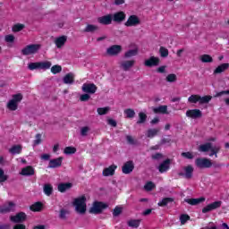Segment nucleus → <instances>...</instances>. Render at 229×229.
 Here are the masks:
<instances>
[{
	"label": "nucleus",
	"instance_id": "obj_1",
	"mask_svg": "<svg viewBox=\"0 0 229 229\" xmlns=\"http://www.w3.org/2000/svg\"><path fill=\"white\" fill-rule=\"evenodd\" d=\"M73 205L79 214H85L87 212V198L82 195L74 199Z\"/></svg>",
	"mask_w": 229,
	"mask_h": 229
},
{
	"label": "nucleus",
	"instance_id": "obj_2",
	"mask_svg": "<svg viewBox=\"0 0 229 229\" xmlns=\"http://www.w3.org/2000/svg\"><path fill=\"white\" fill-rule=\"evenodd\" d=\"M212 101V96H204L201 97L199 95H191L188 98L189 103H199V105H207Z\"/></svg>",
	"mask_w": 229,
	"mask_h": 229
},
{
	"label": "nucleus",
	"instance_id": "obj_3",
	"mask_svg": "<svg viewBox=\"0 0 229 229\" xmlns=\"http://www.w3.org/2000/svg\"><path fill=\"white\" fill-rule=\"evenodd\" d=\"M42 48L40 44H30L21 49V55L24 56H30V55H37Z\"/></svg>",
	"mask_w": 229,
	"mask_h": 229
},
{
	"label": "nucleus",
	"instance_id": "obj_4",
	"mask_svg": "<svg viewBox=\"0 0 229 229\" xmlns=\"http://www.w3.org/2000/svg\"><path fill=\"white\" fill-rule=\"evenodd\" d=\"M195 165L198 169H210L212 167V160L207 157H198L195 159Z\"/></svg>",
	"mask_w": 229,
	"mask_h": 229
},
{
	"label": "nucleus",
	"instance_id": "obj_5",
	"mask_svg": "<svg viewBox=\"0 0 229 229\" xmlns=\"http://www.w3.org/2000/svg\"><path fill=\"white\" fill-rule=\"evenodd\" d=\"M106 208H108L106 203L101 201H95L93 203V206L89 208V214H102Z\"/></svg>",
	"mask_w": 229,
	"mask_h": 229
},
{
	"label": "nucleus",
	"instance_id": "obj_6",
	"mask_svg": "<svg viewBox=\"0 0 229 229\" xmlns=\"http://www.w3.org/2000/svg\"><path fill=\"white\" fill-rule=\"evenodd\" d=\"M21 101H22V94L19 93L13 95V99L7 103V108L13 112H15V110H17L19 107V103H21Z\"/></svg>",
	"mask_w": 229,
	"mask_h": 229
},
{
	"label": "nucleus",
	"instance_id": "obj_7",
	"mask_svg": "<svg viewBox=\"0 0 229 229\" xmlns=\"http://www.w3.org/2000/svg\"><path fill=\"white\" fill-rule=\"evenodd\" d=\"M15 203L8 201L7 203L0 206V214H10V212H15Z\"/></svg>",
	"mask_w": 229,
	"mask_h": 229
},
{
	"label": "nucleus",
	"instance_id": "obj_8",
	"mask_svg": "<svg viewBox=\"0 0 229 229\" xmlns=\"http://www.w3.org/2000/svg\"><path fill=\"white\" fill-rule=\"evenodd\" d=\"M221 205H223V202L221 200H217L211 204H208L202 208V214H208V212H212V210H216V208H221Z\"/></svg>",
	"mask_w": 229,
	"mask_h": 229
},
{
	"label": "nucleus",
	"instance_id": "obj_9",
	"mask_svg": "<svg viewBox=\"0 0 229 229\" xmlns=\"http://www.w3.org/2000/svg\"><path fill=\"white\" fill-rule=\"evenodd\" d=\"M183 172L179 173V176H182V178H186V180H191L194 174V167L192 165H188L183 167Z\"/></svg>",
	"mask_w": 229,
	"mask_h": 229
},
{
	"label": "nucleus",
	"instance_id": "obj_10",
	"mask_svg": "<svg viewBox=\"0 0 229 229\" xmlns=\"http://www.w3.org/2000/svg\"><path fill=\"white\" fill-rule=\"evenodd\" d=\"M133 169H135V164L131 160L125 162L122 166L123 174H131V173H133Z\"/></svg>",
	"mask_w": 229,
	"mask_h": 229
},
{
	"label": "nucleus",
	"instance_id": "obj_11",
	"mask_svg": "<svg viewBox=\"0 0 229 229\" xmlns=\"http://www.w3.org/2000/svg\"><path fill=\"white\" fill-rule=\"evenodd\" d=\"M145 67H158L160 65V58L156 56H150L144 62Z\"/></svg>",
	"mask_w": 229,
	"mask_h": 229
},
{
	"label": "nucleus",
	"instance_id": "obj_12",
	"mask_svg": "<svg viewBox=\"0 0 229 229\" xmlns=\"http://www.w3.org/2000/svg\"><path fill=\"white\" fill-rule=\"evenodd\" d=\"M81 89L85 94H96V90H98V87L94 83H84Z\"/></svg>",
	"mask_w": 229,
	"mask_h": 229
},
{
	"label": "nucleus",
	"instance_id": "obj_13",
	"mask_svg": "<svg viewBox=\"0 0 229 229\" xmlns=\"http://www.w3.org/2000/svg\"><path fill=\"white\" fill-rule=\"evenodd\" d=\"M140 24V19L137 15H131L127 21L124 23V26L127 28H131V26H139Z\"/></svg>",
	"mask_w": 229,
	"mask_h": 229
},
{
	"label": "nucleus",
	"instance_id": "obj_14",
	"mask_svg": "<svg viewBox=\"0 0 229 229\" xmlns=\"http://www.w3.org/2000/svg\"><path fill=\"white\" fill-rule=\"evenodd\" d=\"M122 51L123 47H121L120 45H113L106 49V53L107 55H109V56H117V55H119V53H121Z\"/></svg>",
	"mask_w": 229,
	"mask_h": 229
},
{
	"label": "nucleus",
	"instance_id": "obj_15",
	"mask_svg": "<svg viewBox=\"0 0 229 229\" xmlns=\"http://www.w3.org/2000/svg\"><path fill=\"white\" fill-rule=\"evenodd\" d=\"M27 218L28 216L24 212H19L15 216H12L10 217L13 223H24V221H26Z\"/></svg>",
	"mask_w": 229,
	"mask_h": 229
},
{
	"label": "nucleus",
	"instance_id": "obj_16",
	"mask_svg": "<svg viewBox=\"0 0 229 229\" xmlns=\"http://www.w3.org/2000/svg\"><path fill=\"white\" fill-rule=\"evenodd\" d=\"M186 117L191 119H199L203 117V113L199 109H191L186 112Z\"/></svg>",
	"mask_w": 229,
	"mask_h": 229
},
{
	"label": "nucleus",
	"instance_id": "obj_17",
	"mask_svg": "<svg viewBox=\"0 0 229 229\" xmlns=\"http://www.w3.org/2000/svg\"><path fill=\"white\" fill-rule=\"evenodd\" d=\"M133 65H135V60L122 61L120 63V69H122V71L128 72L133 67Z\"/></svg>",
	"mask_w": 229,
	"mask_h": 229
},
{
	"label": "nucleus",
	"instance_id": "obj_18",
	"mask_svg": "<svg viewBox=\"0 0 229 229\" xmlns=\"http://www.w3.org/2000/svg\"><path fill=\"white\" fill-rule=\"evenodd\" d=\"M125 19H126V13H124V12L123 11L115 13L112 16V21H114V22H116L117 24H121V22H123Z\"/></svg>",
	"mask_w": 229,
	"mask_h": 229
},
{
	"label": "nucleus",
	"instance_id": "obj_19",
	"mask_svg": "<svg viewBox=\"0 0 229 229\" xmlns=\"http://www.w3.org/2000/svg\"><path fill=\"white\" fill-rule=\"evenodd\" d=\"M169 169H171V159L169 158L163 161L158 166V171L161 174L167 173Z\"/></svg>",
	"mask_w": 229,
	"mask_h": 229
},
{
	"label": "nucleus",
	"instance_id": "obj_20",
	"mask_svg": "<svg viewBox=\"0 0 229 229\" xmlns=\"http://www.w3.org/2000/svg\"><path fill=\"white\" fill-rule=\"evenodd\" d=\"M64 160V157H60L55 159H51L48 164V169H56L58 167L62 166V161Z\"/></svg>",
	"mask_w": 229,
	"mask_h": 229
},
{
	"label": "nucleus",
	"instance_id": "obj_21",
	"mask_svg": "<svg viewBox=\"0 0 229 229\" xmlns=\"http://www.w3.org/2000/svg\"><path fill=\"white\" fill-rule=\"evenodd\" d=\"M20 174L21 176H33L35 174V168L31 165L25 166L21 169Z\"/></svg>",
	"mask_w": 229,
	"mask_h": 229
},
{
	"label": "nucleus",
	"instance_id": "obj_22",
	"mask_svg": "<svg viewBox=\"0 0 229 229\" xmlns=\"http://www.w3.org/2000/svg\"><path fill=\"white\" fill-rule=\"evenodd\" d=\"M98 22H99V24H103L104 26H108V24H112V14L98 17Z\"/></svg>",
	"mask_w": 229,
	"mask_h": 229
},
{
	"label": "nucleus",
	"instance_id": "obj_23",
	"mask_svg": "<svg viewBox=\"0 0 229 229\" xmlns=\"http://www.w3.org/2000/svg\"><path fill=\"white\" fill-rule=\"evenodd\" d=\"M115 169H117V165H111L103 170L102 174L103 176H114L115 174Z\"/></svg>",
	"mask_w": 229,
	"mask_h": 229
},
{
	"label": "nucleus",
	"instance_id": "obj_24",
	"mask_svg": "<svg viewBox=\"0 0 229 229\" xmlns=\"http://www.w3.org/2000/svg\"><path fill=\"white\" fill-rule=\"evenodd\" d=\"M64 85H72L74 83V73L69 72L63 77Z\"/></svg>",
	"mask_w": 229,
	"mask_h": 229
},
{
	"label": "nucleus",
	"instance_id": "obj_25",
	"mask_svg": "<svg viewBox=\"0 0 229 229\" xmlns=\"http://www.w3.org/2000/svg\"><path fill=\"white\" fill-rule=\"evenodd\" d=\"M185 203H188L189 205H191L192 207L196 205H199V203H203L205 201V197H200L198 199H185Z\"/></svg>",
	"mask_w": 229,
	"mask_h": 229
},
{
	"label": "nucleus",
	"instance_id": "obj_26",
	"mask_svg": "<svg viewBox=\"0 0 229 229\" xmlns=\"http://www.w3.org/2000/svg\"><path fill=\"white\" fill-rule=\"evenodd\" d=\"M65 42H67V36H61L55 40V44L58 49L64 47V46H65Z\"/></svg>",
	"mask_w": 229,
	"mask_h": 229
},
{
	"label": "nucleus",
	"instance_id": "obj_27",
	"mask_svg": "<svg viewBox=\"0 0 229 229\" xmlns=\"http://www.w3.org/2000/svg\"><path fill=\"white\" fill-rule=\"evenodd\" d=\"M72 187V183L71 182H62L58 184L57 189L59 192H65L69 191V189H71Z\"/></svg>",
	"mask_w": 229,
	"mask_h": 229
},
{
	"label": "nucleus",
	"instance_id": "obj_28",
	"mask_svg": "<svg viewBox=\"0 0 229 229\" xmlns=\"http://www.w3.org/2000/svg\"><path fill=\"white\" fill-rule=\"evenodd\" d=\"M228 68V63L222 64L214 70V74H221L222 72H225V71H226Z\"/></svg>",
	"mask_w": 229,
	"mask_h": 229
},
{
	"label": "nucleus",
	"instance_id": "obj_29",
	"mask_svg": "<svg viewBox=\"0 0 229 229\" xmlns=\"http://www.w3.org/2000/svg\"><path fill=\"white\" fill-rule=\"evenodd\" d=\"M43 207H44V204H42V202H40V201H38V202L32 204L30 207V209L31 210V212H40V211H42Z\"/></svg>",
	"mask_w": 229,
	"mask_h": 229
},
{
	"label": "nucleus",
	"instance_id": "obj_30",
	"mask_svg": "<svg viewBox=\"0 0 229 229\" xmlns=\"http://www.w3.org/2000/svg\"><path fill=\"white\" fill-rule=\"evenodd\" d=\"M154 114H169L167 112V106H159L158 107L152 108Z\"/></svg>",
	"mask_w": 229,
	"mask_h": 229
},
{
	"label": "nucleus",
	"instance_id": "obj_31",
	"mask_svg": "<svg viewBox=\"0 0 229 229\" xmlns=\"http://www.w3.org/2000/svg\"><path fill=\"white\" fill-rule=\"evenodd\" d=\"M160 131V129H148L146 133V137L148 139H153V137H157Z\"/></svg>",
	"mask_w": 229,
	"mask_h": 229
},
{
	"label": "nucleus",
	"instance_id": "obj_32",
	"mask_svg": "<svg viewBox=\"0 0 229 229\" xmlns=\"http://www.w3.org/2000/svg\"><path fill=\"white\" fill-rule=\"evenodd\" d=\"M99 30L98 25L88 24L84 29V33H94Z\"/></svg>",
	"mask_w": 229,
	"mask_h": 229
},
{
	"label": "nucleus",
	"instance_id": "obj_33",
	"mask_svg": "<svg viewBox=\"0 0 229 229\" xmlns=\"http://www.w3.org/2000/svg\"><path fill=\"white\" fill-rule=\"evenodd\" d=\"M173 201H174V199L167 197L159 201L157 205L158 207H167V205H169V203H173Z\"/></svg>",
	"mask_w": 229,
	"mask_h": 229
},
{
	"label": "nucleus",
	"instance_id": "obj_34",
	"mask_svg": "<svg viewBox=\"0 0 229 229\" xmlns=\"http://www.w3.org/2000/svg\"><path fill=\"white\" fill-rule=\"evenodd\" d=\"M22 151V147L21 145H14L9 149V153L12 155H19Z\"/></svg>",
	"mask_w": 229,
	"mask_h": 229
},
{
	"label": "nucleus",
	"instance_id": "obj_35",
	"mask_svg": "<svg viewBox=\"0 0 229 229\" xmlns=\"http://www.w3.org/2000/svg\"><path fill=\"white\" fill-rule=\"evenodd\" d=\"M200 62H202V64H212V62H214V59L212 58V56H210V55H202L200 56Z\"/></svg>",
	"mask_w": 229,
	"mask_h": 229
},
{
	"label": "nucleus",
	"instance_id": "obj_36",
	"mask_svg": "<svg viewBox=\"0 0 229 229\" xmlns=\"http://www.w3.org/2000/svg\"><path fill=\"white\" fill-rule=\"evenodd\" d=\"M139 55V49H131L124 54V58H131L133 56H137Z\"/></svg>",
	"mask_w": 229,
	"mask_h": 229
},
{
	"label": "nucleus",
	"instance_id": "obj_37",
	"mask_svg": "<svg viewBox=\"0 0 229 229\" xmlns=\"http://www.w3.org/2000/svg\"><path fill=\"white\" fill-rule=\"evenodd\" d=\"M43 191L46 194V196H51L53 194V185L47 183L43 187Z\"/></svg>",
	"mask_w": 229,
	"mask_h": 229
},
{
	"label": "nucleus",
	"instance_id": "obj_38",
	"mask_svg": "<svg viewBox=\"0 0 229 229\" xmlns=\"http://www.w3.org/2000/svg\"><path fill=\"white\" fill-rule=\"evenodd\" d=\"M51 62L50 61H44V62H39V69L42 71H47V69H51Z\"/></svg>",
	"mask_w": 229,
	"mask_h": 229
},
{
	"label": "nucleus",
	"instance_id": "obj_39",
	"mask_svg": "<svg viewBox=\"0 0 229 229\" xmlns=\"http://www.w3.org/2000/svg\"><path fill=\"white\" fill-rule=\"evenodd\" d=\"M127 225L131 228H139V226H140V220H137V219L129 220Z\"/></svg>",
	"mask_w": 229,
	"mask_h": 229
},
{
	"label": "nucleus",
	"instance_id": "obj_40",
	"mask_svg": "<svg viewBox=\"0 0 229 229\" xmlns=\"http://www.w3.org/2000/svg\"><path fill=\"white\" fill-rule=\"evenodd\" d=\"M148 119V115L145 113L140 112L139 113V121L137 124H144Z\"/></svg>",
	"mask_w": 229,
	"mask_h": 229
},
{
	"label": "nucleus",
	"instance_id": "obj_41",
	"mask_svg": "<svg viewBox=\"0 0 229 229\" xmlns=\"http://www.w3.org/2000/svg\"><path fill=\"white\" fill-rule=\"evenodd\" d=\"M24 28H26V25H24L22 23H17L13 26V31L14 33H19V31H22V30H24Z\"/></svg>",
	"mask_w": 229,
	"mask_h": 229
},
{
	"label": "nucleus",
	"instance_id": "obj_42",
	"mask_svg": "<svg viewBox=\"0 0 229 229\" xmlns=\"http://www.w3.org/2000/svg\"><path fill=\"white\" fill-rule=\"evenodd\" d=\"M124 114L127 119H133L135 117V110L131 108L125 109Z\"/></svg>",
	"mask_w": 229,
	"mask_h": 229
},
{
	"label": "nucleus",
	"instance_id": "obj_43",
	"mask_svg": "<svg viewBox=\"0 0 229 229\" xmlns=\"http://www.w3.org/2000/svg\"><path fill=\"white\" fill-rule=\"evenodd\" d=\"M98 115H106L110 112V107H98L97 109Z\"/></svg>",
	"mask_w": 229,
	"mask_h": 229
},
{
	"label": "nucleus",
	"instance_id": "obj_44",
	"mask_svg": "<svg viewBox=\"0 0 229 229\" xmlns=\"http://www.w3.org/2000/svg\"><path fill=\"white\" fill-rule=\"evenodd\" d=\"M159 55L162 58H167L169 56V50L164 47H161L159 48Z\"/></svg>",
	"mask_w": 229,
	"mask_h": 229
},
{
	"label": "nucleus",
	"instance_id": "obj_45",
	"mask_svg": "<svg viewBox=\"0 0 229 229\" xmlns=\"http://www.w3.org/2000/svg\"><path fill=\"white\" fill-rule=\"evenodd\" d=\"M67 214H69V210L65 208H61L59 211V219H63V220L67 219Z\"/></svg>",
	"mask_w": 229,
	"mask_h": 229
},
{
	"label": "nucleus",
	"instance_id": "obj_46",
	"mask_svg": "<svg viewBox=\"0 0 229 229\" xmlns=\"http://www.w3.org/2000/svg\"><path fill=\"white\" fill-rule=\"evenodd\" d=\"M178 80V77L174 73H170L166 76V81L168 83H174Z\"/></svg>",
	"mask_w": 229,
	"mask_h": 229
},
{
	"label": "nucleus",
	"instance_id": "obj_47",
	"mask_svg": "<svg viewBox=\"0 0 229 229\" xmlns=\"http://www.w3.org/2000/svg\"><path fill=\"white\" fill-rule=\"evenodd\" d=\"M51 72L52 74H60V72H62V66L58 64L52 66Z\"/></svg>",
	"mask_w": 229,
	"mask_h": 229
},
{
	"label": "nucleus",
	"instance_id": "obj_48",
	"mask_svg": "<svg viewBox=\"0 0 229 229\" xmlns=\"http://www.w3.org/2000/svg\"><path fill=\"white\" fill-rule=\"evenodd\" d=\"M212 148V144H204L200 145L199 148V151H202L203 153H207L209 149Z\"/></svg>",
	"mask_w": 229,
	"mask_h": 229
},
{
	"label": "nucleus",
	"instance_id": "obj_49",
	"mask_svg": "<svg viewBox=\"0 0 229 229\" xmlns=\"http://www.w3.org/2000/svg\"><path fill=\"white\" fill-rule=\"evenodd\" d=\"M28 69L30 71H35L37 69H40V66H39V62H36V63H30L28 64Z\"/></svg>",
	"mask_w": 229,
	"mask_h": 229
},
{
	"label": "nucleus",
	"instance_id": "obj_50",
	"mask_svg": "<svg viewBox=\"0 0 229 229\" xmlns=\"http://www.w3.org/2000/svg\"><path fill=\"white\" fill-rule=\"evenodd\" d=\"M181 225H185L187 221H191V216L187 214H182L180 216Z\"/></svg>",
	"mask_w": 229,
	"mask_h": 229
},
{
	"label": "nucleus",
	"instance_id": "obj_51",
	"mask_svg": "<svg viewBox=\"0 0 229 229\" xmlns=\"http://www.w3.org/2000/svg\"><path fill=\"white\" fill-rule=\"evenodd\" d=\"M8 180V175L4 174V170L0 168V183H4Z\"/></svg>",
	"mask_w": 229,
	"mask_h": 229
},
{
	"label": "nucleus",
	"instance_id": "obj_52",
	"mask_svg": "<svg viewBox=\"0 0 229 229\" xmlns=\"http://www.w3.org/2000/svg\"><path fill=\"white\" fill-rule=\"evenodd\" d=\"M65 155H74L76 153V148L74 147H66L64 148Z\"/></svg>",
	"mask_w": 229,
	"mask_h": 229
},
{
	"label": "nucleus",
	"instance_id": "obj_53",
	"mask_svg": "<svg viewBox=\"0 0 229 229\" xmlns=\"http://www.w3.org/2000/svg\"><path fill=\"white\" fill-rule=\"evenodd\" d=\"M145 191H153L155 189V184L153 182L149 181L144 186Z\"/></svg>",
	"mask_w": 229,
	"mask_h": 229
},
{
	"label": "nucleus",
	"instance_id": "obj_54",
	"mask_svg": "<svg viewBox=\"0 0 229 229\" xmlns=\"http://www.w3.org/2000/svg\"><path fill=\"white\" fill-rule=\"evenodd\" d=\"M123 214V208L115 207L113 211L114 217H117V216H121Z\"/></svg>",
	"mask_w": 229,
	"mask_h": 229
},
{
	"label": "nucleus",
	"instance_id": "obj_55",
	"mask_svg": "<svg viewBox=\"0 0 229 229\" xmlns=\"http://www.w3.org/2000/svg\"><path fill=\"white\" fill-rule=\"evenodd\" d=\"M181 156L183 157V158H187L188 160H192V158H194L192 152H182Z\"/></svg>",
	"mask_w": 229,
	"mask_h": 229
},
{
	"label": "nucleus",
	"instance_id": "obj_56",
	"mask_svg": "<svg viewBox=\"0 0 229 229\" xmlns=\"http://www.w3.org/2000/svg\"><path fill=\"white\" fill-rule=\"evenodd\" d=\"M209 151H211V153L209 154V157H216V158H217V153H219V148H213L211 145V148L209 149Z\"/></svg>",
	"mask_w": 229,
	"mask_h": 229
},
{
	"label": "nucleus",
	"instance_id": "obj_57",
	"mask_svg": "<svg viewBox=\"0 0 229 229\" xmlns=\"http://www.w3.org/2000/svg\"><path fill=\"white\" fill-rule=\"evenodd\" d=\"M89 99H90V95L89 93L82 94L80 97V101L82 102L89 101Z\"/></svg>",
	"mask_w": 229,
	"mask_h": 229
},
{
	"label": "nucleus",
	"instance_id": "obj_58",
	"mask_svg": "<svg viewBox=\"0 0 229 229\" xmlns=\"http://www.w3.org/2000/svg\"><path fill=\"white\" fill-rule=\"evenodd\" d=\"M5 42H14L15 41V36L10 34V35H6L4 38Z\"/></svg>",
	"mask_w": 229,
	"mask_h": 229
},
{
	"label": "nucleus",
	"instance_id": "obj_59",
	"mask_svg": "<svg viewBox=\"0 0 229 229\" xmlns=\"http://www.w3.org/2000/svg\"><path fill=\"white\" fill-rule=\"evenodd\" d=\"M229 94V89L228 90H223L220 92H216V95H214V98H221V96L228 95Z\"/></svg>",
	"mask_w": 229,
	"mask_h": 229
},
{
	"label": "nucleus",
	"instance_id": "obj_60",
	"mask_svg": "<svg viewBox=\"0 0 229 229\" xmlns=\"http://www.w3.org/2000/svg\"><path fill=\"white\" fill-rule=\"evenodd\" d=\"M161 158H164V155H162V153H156L152 155L153 160H160Z\"/></svg>",
	"mask_w": 229,
	"mask_h": 229
},
{
	"label": "nucleus",
	"instance_id": "obj_61",
	"mask_svg": "<svg viewBox=\"0 0 229 229\" xmlns=\"http://www.w3.org/2000/svg\"><path fill=\"white\" fill-rule=\"evenodd\" d=\"M107 124L109 126H113V128H115L117 126V122L112 118L107 119Z\"/></svg>",
	"mask_w": 229,
	"mask_h": 229
},
{
	"label": "nucleus",
	"instance_id": "obj_62",
	"mask_svg": "<svg viewBox=\"0 0 229 229\" xmlns=\"http://www.w3.org/2000/svg\"><path fill=\"white\" fill-rule=\"evenodd\" d=\"M40 142H42V135L37 134L36 139L34 140V144H40Z\"/></svg>",
	"mask_w": 229,
	"mask_h": 229
},
{
	"label": "nucleus",
	"instance_id": "obj_63",
	"mask_svg": "<svg viewBox=\"0 0 229 229\" xmlns=\"http://www.w3.org/2000/svg\"><path fill=\"white\" fill-rule=\"evenodd\" d=\"M87 133H89V127H83L81 130V134L85 137V135H87Z\"/></svg>",
	"mask_w": 229,
	"mask_h": 229
},
{
	"label": "nucleus",
	"instance_id": "obj_64",
	"mask_svg": "<svg viewBox=\"0 0 229 229\" xmlns=\"http://www.w3.org/2000/svg\"><path fill=\"white\" fill-rule=\"evenodd\" d=\"M13 229H26V225L23 224H17L13 227Z\"/></svg>",
	"mask_w": 229,
	"mask_h": 229
}]
</instances>
